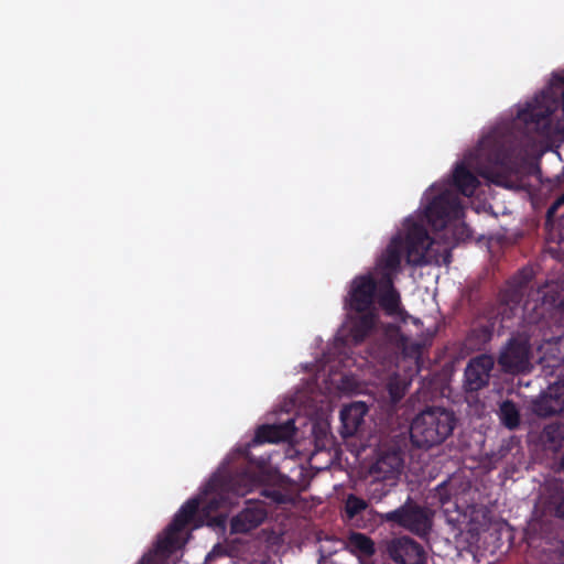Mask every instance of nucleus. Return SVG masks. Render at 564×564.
<instances>
[{"mask_svg": "<svg viewBox=\"0 0 564 564\" xmlns=\"http://www.w3.org/2000/svg\"><path fill=\"white\" fill-rule=\"evenodd\" d=\"M433 243L424 226L413 223L409 228L405 238L397 235L391 239L384 252L376 263V274L379 281L388 274L393 281L400 271L402 254L405 252L408 263L422 265L427 263V251Z\"/></svg>", "mask_w": 564, "mask_h": 564, "instance_id": "f257e3e1", "label": "nucleus"}, {"mask_svg": "<svg viewBox=\"0 0 564 564\" xmlns=\"http://www.w3.org/2000/svg\"><path fill=\"white\" fill-rule=\"evenodd\" d=\"M474 155L476 160L485 163L480 172L484 177L499 186H512L511 176L516 172V162L512 134L509 131H490L479 141Z\"/></svg>", "mask_w": 564, "mask_h": 564, "instance_id": "f03ea898", "label": "nucleus"}, {"mask_svg": "<svg viewBox=\"0 0 564 564\" xmlns=\"http://www.w3.org/2000/svg\"><path fill=\"white\" fill-rule=\"evenodd\" d=\"M456 423L457 417L452 410L441 406L426 408L411 422V443L424 449L441 445L453 434Z\"/></svg>", "mask_w": 564, "mask_h": 564, "instance_id": "7ed1b4c3", "label": "nucleus"}, {"mask_svg": "<svg viewBox=\"0 0 564 564\" xmlns=\"http://www.w3.org/2000/svg\"><path fill=\"white\" fill-rule=\"evenodd\" d=\"M198 508V498L187 500L164 532L158 536L154 547L143 555L139 564H170L171 556L185 544L182 532L195 520Z\"/></svg>", "mask_w": 564, "mask_h": 564, "instance_id": "20e7f679", "label": "nucleus"}, {"mask_svg": "<svg viewBox=\"0 0 564 564\" xmlns=\"http://www.w3.org/2000/svg\"><path fill=\"white\" fill-rule=\"evenodd\" d=\"M252 486V477L247 471H218L205 486L206 508L217 510L234 503V497L245 496Z\"/></svg>", "mask_w": 564, "mask_h": 564, "instance_id": "39448f33", "label": "nucleus"}, {"mask_svg": "<svg viewBox=\"0 0 564 564\" xmlns=\"http://www.w3.org/2000/svg\"><path fill=\"white\" fill-rule=\"evenodd\" d=\"M382 519L420 536L429 534L432 527L427 509L413 501L410 497L399 508L384 513Z\"/></svg>", "mask_w": 564, "mask_h": 564, "instance_id": "423d86ee", "label": "nucleus"}, {"mask_svg": "<svg viewBox=\"0 0 564 564\" xmlns=\"http://www.w3.org/2000/svg\"><path fill=\"white\" fill-rule=\"evenodd\" d=\"M464 216L460 198L451 189H444L436 195L425 208L427 223L435 230L444 229L452 220Z\"/></svg>", "mask_w": 564, "mask_h": 564, "instance_id": "0eeeda50", "label": "nucleus"}, {"mask_svg": "<svg viewBox=\"0 0 564 564\" xmlns=\"http://www.w3.org/2000/svg\"><path fill=\"white\" fill-rule=\"evenodd\" d=\"M379 289V279L372 273L360 274L352 279L345 306L354 312L375 311Z\"/></svg>", "mask_w": 564, "mask_h": 564, "instance_id": "6e6552de", "label": "nucleus"}, {"mask_svg": "<svg viewBox=\"0 0 564 564\" xmlns=\"http://www.w3.org/2000/svg\"><path fill=\"white\" fill-rule=\"evenodd\" d=\"M530 345L527 340L511 338L502 348L498 364L505 372L520 373L530 367Z\"/></svg>", "mask_w": 564, "mask_h": 564, "instance_id": "1a4fd4ad", "label": "nucleus"}, {"mask_svg": "<svg viewBox=\"0 0 564 564\" xmlns=\"http://www.w3.org/2000/svg\"><path fill=\"white\" fill-rule=\"evenodd\" d=\"M386 552L398 564H425L424 547L409 536H400L387 543Z\"/></svg>", "mask_w": 564, "mask_h": 564, "instance_id": "9d476101", "label": "nucleus"}, {"mask_svg": "<svg viewBox=\"0 0 564 564\" xmlns=\"http://www.w3.org/2000/svg\"><path fill=\"white\" fill-rule=\"evenodd\" d=\"M494 358L489 355H480L469 360L464 373V388L467 392H477L489 382L494 368Z\"/></svg>", "mask_w": 564, "mask_h": 564, "instance_id": "9b49d317", "label": "nucleus"}, {"mask_svg": "<svg viewBox=\"0 0 564 564\" xmlns=\"http://www.w3.org/2000/svg\"><path fill=\"white\" fill-rule=\"evenodd\" d=\"M403 454L398 448L381 451L371 466L370 474L383 479L398 481L403 468Z\"/></svg>", "mask_w": 564, "mask_h": 564, "instance_id": "f8f14e48", "label": "nucleus"}, {"mask_svg": "<svg viewBox=\"0 0 564 564\" xmlns=\"http://www.w3.org/2000/svg\"><path fill=\"white\" fill-rule=\"evenodd\" d=\"M267 514L262 502L247 501L246 508L231 519V532L247 533L262 524Z\"/></svg>", "mask_w": 564, "mask_h": 564, "instance_id": "ddd939ff", "label": "nucleus"}, {"mask_svg": "<svg viewBox=\"0 0 564 564\" xmlns=\"http://www.w3.org/2000/svg\"><path fill=\"white\" fill-rule=\"evenodd\" d=\"M295 431L293 419L279 424H263L256 430L253 441L258 444L284 442L293 437Z\"/></svg>", "mask_w": 564, "mask_h": 564, "instance_id": "4468645a", "label": "nucleus"}, {"mask_svg": "<svg viewBox=\"0 0 564 564\" xmlns=\"http://www.w3.org/2000/svg\"><path fill=\"white\" fill-rule=\"evenodd\" d=\"M368 412V406L365 402H352L345 405L340 411V434L343 437H350L356 434L360 425L364 423V417Z\"/></svg>", "mask_w": 564, "mask_h": 564, "instance_id": "2eb2a0df", "label": "nucleus"}, {"mask_svg": "<svg viewBox=\"0 0 564 564\" xmlns=\"http://www.w3.org/2000/svg\"><path fill=\"white\" fill-rule=\"evenodd\" d=\"M552 113V107L535 99L518 111V118L525 124H535L536 129H547L551 123L550 118Z\"/></svg>", "mask_w": 564, "mask_h": 564, "instance_id": "dca6fc26", "label": "nucleus"}, {"mask_svg": "<svg viewBox=\"0 0 564 564\" xmlns=\"http://www.w3.org/2000/svg\"><path fill=\"white\" fill-rule=\"evenodd\" d=\"M479 184L478 177L469 171L465 161L456 164L453 171V185L462 195L473 196Z\"/></svg>", "mask_w": 564, "mask_h": 564, "instance_id": "f3484780", "label": "nucleus"}, {"mask_svg": "<svg viewBox=\"0 0 564 564\" xmlns=\"http://www.w3.org/2000/svg\"><path fill=\"white\" fill-rule=\"evenodd\" d=\"M393 284L394 281L388 274L379 281L378 302L389 315L395 314L400 306V294Z\"/></svg>", "mask_w": 564, "mask_h": 564, "instance_id": "a211bd4d", "label": "nucleus"}, {"mask_svg": "<svg viewBox=\"0 0 564 564\" xmlns=\"http://www.w3.org/2000/svg\"><path fill=\"white\" fill-rule=\"evenodd\" d=\"M564 410V383L550 388V393L535 404L540 416H552Z\"/></svg>", "mask_w": 564, "mask_h": 564, "instance_id": "6ab92c4d", "label": "nucleus"}, {"mask_svg": "<svg viewBox=\"0 0 564 564\" xmlns=\"http://www.w3.org/2000/svg\"><path fill=\"white\" fill-rule=\"evenodd\" d=\"M361 315L352 323L350 334L355 343H361L371 333L377 323L375 311L359 312Z\"/></svg>", "mask_w": 564, "mask_h": 564, "instance_id": "aec40b11", "label": "nucleus"}, {"mask_svg": "<svg viewBox=\"0 0 564 564\" xmlns=\"http://www.w3.org/2000/svg\"><path fill=\"white\" fill-rule=\"evenodd\" d=\"M346 544L351 553L359 556L370 557L376 553L373 541L360 532L350 533Z\"/></svg>", "mask_w": 564, "mask_h": 564, "instance_id": "412c9836", "label": "nucleus"}, {"mask_svg": "<svg viewBox=\"0 0 564 564\" xmlns=\"http://www.w3.org/2000/svg\"><path fill=\"white\" fill-rule=\"evenodd\" d=\"M498 416L501 424L511 431L518 429L521 422L519 408L511 400H505L501 402L499 405Z\"/></svg>", "mask_w": 564, "mask_h": 564, "instance_id": "4be33fe9", "label": "nucleus"}, {"mask_svg": "<svg viewBox=\"0 0 564 564\" xmlns=\"http://www.w3.org/2000/svg\"><path fill=\"white\" fill-rule=\"evenodd\" d=\"M371 476L372 480L367 487V495L370 501L380 502L391 492L392 488L397 486L398 481L376 477V475Z\"/></svg>", "mask_w": 564, "mask_h": 564, "instance_id": "5701e85b", "label": "nucleus"}, {"mask_svg": "<svg viewBox=\"0 0 564 564\" xmlns=\"http://www.w3.org/2000/svg\"><path fill=\"white\" fill-rule=\"evenodd\" d=\"M549 496L546 498V508L557 518L564 519V488L558 482L547 486Z\"/></svg>", "mask_w": 564, "mask_h": 564, "instance_id": "b1692460", "label": "nucleus"}, {"mask_svg": "<svg viewBox=\"0 0 564 564\" xmlns=\"http://www.w3.org/2000/svg\"><path fill=\"white\" fill-rule=\"evenodd\" d=\"M492 338V330L488 326L473 328L467 336V345L473 349H482Z\"/></svg>", "mask_w": 564, "mask_h": 564, "instance_id": "393cba45", "label": "nucleus"}, {"mask_svg": "<svg viewBox=\"0 0 564 564\" xmlns=\"http://www.w3.org/2000/svg\"><path fill=\"white\" fill-rule=\"evenodd\" d=\"M368 508V503L365 499L357 497L354 494H349L345 499V516L347 520H354L357 516L364 512Z\"/></svg>", "mask_w": 564, "mask_h": 564, "instance_id": "a878e982", "label": "nucleus"}, {"mask_svg": "<svg viewBox=\"0 0 564 564\" xmlns=\"http://www.w3.org/2000/svg\"><path fill=\"white\" fill-rule=\"evenodd\" d=\"M262 495L276 505H283L290 501V498L286 494L275 488L263 489Z\"/></svg>", "mask_w": 564, "mask_h": 564, "instance_id": "bb28decb", "label": "nucleus"}, {"mask_svg": "<svg viewBox=\"0 0 564 564\" xmlns=\"http://www.w3.org/2000/svg\"><path fill=\"white\" fill-rule=\"evenodd\" d=\"M404 386L398 380H391L388 383V392L393 403H398L404 397Z\"/></svg>", "mask_w": 564, "mask_h": 564, "instance_id": "cd10ccee", "label": "nucleus"}, {"mask_svg": "<svg viewBox=\"0 0 564 564\" xmlns=\"http://www.w3.org/2000/svg\"><path fill=\"white\" fill-rule=\"evenodd\" d=\"M436 496L442 505L447 503L451 500V492H448V486L446 481L440 484L436 488Z\"/></svg>", "mask_w": 564, "mask_h": 564, "instance_id": "c85d7f7f", "label": "nucleus"}, {"mask_svg": "<svg viewBox=\"0 0 564 564\" xmlns=\"http://www.w3.org/2000/svg\"><path fill=\"white\" fill-rule=\"evenodd\" d=\"M562 205H564V192L549 207L546 212L547 218H551Z\"/></svg>", "mask_w": 564, "mask_h": 564, "instance_id": "c756f323", "label": "nucleus"}, {"mask_svg": "<svg viewBox=\"0 0 564 564\" xmlns=\"http://www.w3.org/2000/svg\"><path fill=\"white\" fill-rule=\"evenodd\" d=\"M530 279L531 273L527 270H521L518 276L514 278V282L518 284V286L522 288L530 281Z\"/></svg>", "mask_w": 564, "mask_h": 564, "instance_id": "7c9ffc66", "label": "nucleus"}, {"mask_svg": "<svg viewBox=\"0 0 564 564\" xmlns=\"http://www.w3.org/2000/svg\"><path fill=\"white\" fill-rule=\"evenodd\" d=\"M562 111H563V115H564V91H563V96H562Z\"/></svg>", "mask_w": 564, "mask_h": 564, "instance_id": "2f4dec72", "label": "nucleus"}, {"mask_svg": "<svg viewBox=\"0 0 564 564\" xmlns=\"http://www.w3.org/2000/svg\"><path fill=\"white\" fill-rule=\"evenodd\" d=\"M562 311L564 312V299L561 301V304H560Z\"/></svg>", "mask_w": 564, "mask_h": 564, "instance_id": "473e14b6", "label": "nucleus"}, {"mask_svg": "<svg viewBox=\"0 0 564 564\" xmlns=\"http://www.w3.org/2000/svg\"><path fill=\"white\" fill-rule=\"evenodd\" d=\"M560 82L564 84V75L560 77Z\"/></svg>", "mask_w": 564, "mask_h": 564, "instance_id": "72a5a7b5", "label": "nucleus"}]
</instances>
